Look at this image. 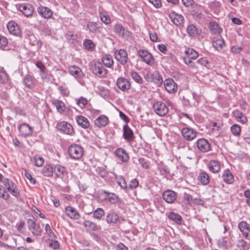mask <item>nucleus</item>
<instances>
[{"instance_id":"5fc2aeb1","label":"nucleus","mask_w":250,"mask_h":250,"mask_svg":"<svg viewBox=\"0 0 250 250\" xmlns=\"http://www.w3.org/2000/svg\"><path fill=\"white\" fill-rule=\"evenodd\" d=\"M24 83L25 85L29 88H32L34 85L33 79L29 76H26L24 78Z\"/></svg>"},{"instance_id":"c9c22d12","label":"nucleus","mask_w":250,"mask_h":250,"mask_svg":"<svg viewBox=\"0 0 250 250\" xmlns=\"http://www.w3.org/2000/svg\"><path fill=\"white\" fill-rule=\"evenodd\" d=\"M198 180L202 185H207L209 183L210 178L207 172H202L199 174Z\"/></svg>"},{"instance_id":"6e6552de","label":"nucleus","mask_w":250,"mask_h":250,"mask_svg":"<svg viewBox=\"0 0 250 250\" xmlns=\"http://www.w3.org/2000/svg\"><path fill=\"white\" fill-rule=\"evenodd\" d=\"M19 131L21 136L23 137L31 136L33 132V128L26 123L21 124L19 127Z\"/></svg>"},{"instance_id":"9b49d317","label":"nucleus","mask_w":250,"mask_h":250,"mask_svg":"<svg viewBox=\"0 0 250 250\" xmlns=\"http://www.w3.org/2000/svg\"><path fill=\"white\" fill-rule=\"evenodd\" d=\"M27 224L29 229L32 233L35 235H40L42 232V229L40 224H38L32 219H28Z\"/></svg>"},{"instance_id":"9d476101","label":"nucleus","mask_w":250,"mask_h":250,"mask_svg":"<svg viewBox=\"0 0 250 250\" xmlns=\"http://www.w3.org/2000/svg\"><path fill=\"white\" fill-rule=\"evenodd\" d=\"M116 84L118 87L123 91L128 90L131 86L129 81L123 77H121L117 79Z\"/></svg>"},{"instance_id":"f8f14e48","label":"nucleus","mask_w":250,"mask_h":250,"mask_svg":"<svg viewBox=\"0 0 250 250\" xmlns=\"http://www.w3.org/2000/svg\"><path fill=\"white\" fill-rule=\"evenodd\" d=\"M238 228L243 237L246 239L250 240V225L246 222L242 221L239 223Z\"/></svg>"},{"instance_id":"37998d69","label":"nucleus","mask_w":250,"mask_h":250,"mask_svg":"<svg viewBox=\"0 0 250 250\" xmlns=\"http://www.w3.org/2000/svg\"><path fill=\"white\" fill-rule=\"evenodd\" d=\"M83 45L87 50L89 51H93L95 47V45L93 42L89 39L85 40L83 42Z\"/></svg>"},{"instance_id":"cd10ccee","label":"nucleus","mask_w":250,"mask_h":250,"mask_svg":"<svg viewBox=\"0 0 250 250\" xmlns=\"http://www.w3.org/2000/svg\"><path fill=\"white\" fill-rule=\"evenodd\" d=\"M123 130V136L125 139L128 142L132 141L134 139V133L127 125L124 126Z\"/></svg>"},{"instance_id":"aec40b11","label":"nucleus","mask_w":250,"mask_h":250,"mask_svg":"<svg viewBox=\"0 0 250 250\" xmlns=\"http://www.w3.org/2000/svg\"><path fill=\"white\" fill-rule=\"evenodd\" d=\"M198 149L203 152H206L210 150L211 147L208 142L205 139H200L197 142Z\"/></svg>"},{"instance_id":"c756f323","label":"nucleus","mask_w":250,"mask_h":250,"mask_svg":"<svg viewBox=\"0 0 250 250\" xmlns=\"http://www.w3.org/2000/svg\"><path fill=\"white\" fill-rule=\"evenodd\" d=\"M115 154L119 159L124 162H127L129 159V156L126 151L123 148H119L115 151Z\"/></svg>"},{"instance_id":"72a5a7b5","label":"nucleus","mask_w":250,"mask_h":250,"mask_svg":"<svg viewBox=\"0 0 250 250\" xmlns=\"http://www.w3.org/2000/svg\"><path fill=\"white\" fill-rule=\"evenodd\" d=\"M52 104L56 107L57 111L60 113L64 112L66 109L65 104L61 100H55L52 102Z\"/></svg>"},{"instance_id":"4d7b16f0","label":"nucleus","mask_w":250,"mask_h":250,"mask_svg":"<svg viewBox=\"0 0 250 250\" xmlns=\"http://www.w3.org/2000/svg\"><path fill=\"white\" fill-rule=\"evenodd\" d=\"M210 126L214 131H218L222 126V124L217 122L211 121L209 123Z\"/></svg>"},{"instance_id":"f704fd0d","label":"nucleus","mask_w":250,"mask_h":250,"mask_svg":"<svg viewBox=\"0 0 250 250\" xmlns=\"http://www.w3.org/2000/svg\"><path fill=\"white\" fill-rule=\"evenodd\" d=\"M102 61L103 64L108 68L111 67L114 63L112 56L108 54L104 55L102 57Z\"/></svg>"},{"instance_id":"423d86ee","label":"nucleus","mask_w":250,"mask_h":250,"mask_svg":"<svg viewBox=\"0 0 250 250\" xmlns=\"http://www.w3.org/2000/svg\"><path fill=\"white\" fill-rule=\"evenodd\" d=\"M138 54L146 64L152 65L154 63V59L152 55L146 50H140Z\"/></svg>"},{"instance_id":"a211bd4d","label":"nucleus","mask_w":250,"mask_h":250,"mask_svg":"<svg viewBox=\"0 0 250 250\" xmlns=\"http://www.w3.org/2000/svg\"><path fill=\"white\" fill-rule=\"evenodd\" d=\"M7 28L9 32L14 36H18L21 33V29L17 23L13 21H10L7 24Z\"/></svg>"},{"instance_id":"7ed1b4c3","label":"nucleus","mask_w":250,"mask_h":250,"mask_svg":"<svg viewBox=\"0 0 250 250\" xmlns=\"http://www.w3.org/2000/svg\"><path fill=\"white\" fill-rule=\"evenodd\" d=\"M2 183L7 189L13 196L18 197L20 195V192L16 184L11 180L5 178L2 181Z\"/></svg>"},{"instance_id":"6ab92c4d","label":"nucleus","mask_w":250,"mask_h":250,"mask_svg":"<svg viewBox=\"0 0 250 250\" xmlns=\"http://www.w3.org/2000/svg\"><path fill=\"white\" fill-rule=\"evenodd\" d=\"M64 212L66 215L71 219L77 220L80 217V214L75 208L71 206L65 207Z\"/></svg>"},{"instance_id":"20e7f679","label":"nucleus","mask_w":250,"mask_h":250,"mask_svg":"<svg viewBox=\"0 0 250 250\" xmlns=\"http://www.w3.org/2000/svg\"><path fill=\"white\" fill-rule=\"evenodd\" d=\"M155 113L160 116H164L168 112V108L167 105L162 102H156L153 105Z\"/></svg>"},{"instance_id":"79ce46f5","label":"nucleus","mask_w":250,"mask_h":250,"mask_svg":"<svg viewBox=\"0 0 250 250\" xmlns=\"http://www.w3.org/2000/svg\"><path fill=\"white\" fill-rule=\"evenodd\" d=\"M210 29L212 33L217 35L220 34L222 31L219 25L214 22L210 23Z\"/></svg>"},{"instance_id":"8fccbe9b","label":"nucleus","mask_w":250,"mask_h":250,"mask_svg":"<svg viewBox=\"0 0 250 250\" xmlns=\"http://www.w3.org/2000/svg\"><path fill=\"white\" fill-rule=\"evenodd\" d=\"M104 211L102 208H97L93 212V217L96 219H100L104 215Z\"/></svg>"},{"instance_id":"e2e57ef3","label":"nucleus","mask_w":250,"mask_h":250,"mask_svg":"<svg viewBox=\"0 0 250 250\" xmlns=\"http://www.w3.org/2000/svg\"><path fill=\"white\" fill-rule=\"evenodd\" d=\"M24 175L26 178L29 180L30 183L32 185H35L36 183V180L35 178L32 177V176L26 170H25Z\"/></svg>"},{"instance_id":"a19ab883","label":"nucleus","mask_w":250,"mask_h":250,"mask_svg":"<svg viewBox=\"0 0 250 250\" xmlns=\"http://www.w3.org/2000/svg\"><path fill=\"white\" fill-rule=\"evenodd\" d=\"M54 169L50 165H46L42 169V173L44 176L51 177L53 173Z\"/></svg>"},{"instance_id":"6e6d98bb","label":"nucleus","mask_w":250,"mask_h":250,"mask_svg":"<svg viewBox=\"0 0 250 250\" xmlns=\"http://www.w3.org/2000/svg\"><path fill=\"white\" fill-rule=\"evenodd\" d=\"M67 40L70 42H73L77 39V35L71 31H69L66 35Z\"/></svg>"},{"instance_id":"09e8293b","label":"nucleus","mask_w":250,"mask_h":250,"mask_svg":"<svg viewBox=\"0 0 250 250\" xmlns=\"http://www.w3.org/2000/svg\"><path fill=\"white\" fill-rule=\"evenodd\" d=\"M33 160L34 162L35 165L38 167H40L43 166L44 162V159L39 156H34Z\"/></svg>"},{"instance_id":"69168bd1","label":"nucleus","mask_w":250,"mask_h":250,"mask_svg":"<svg viewBox=\"0 0 250 250\" xmlns=\"http://www.w3.org/2000/svg\"><path fill=\"white\" fill-rule=\"evenodd\" d=\"M155 8H159L162 6V2L161 0H148Z\"/></svg>"},{"instance_id":"c03bdc74","label":"nucleus","mask_w":250,"mask_h":250,"mask_svg":"<svg viewBox=\"0 0 250 250\" xmlns=\"http://www.w3.org/2000/svg\"><path fill=\"white\" fill-rule=\"evenodd\" d=\"M187 31L190 36H195L198 34V30L196 27L194 25H190L188 26Z\"/></svg>"},{"instance_id":"680f3d73","label":"nucleus","mask_w":250,"mask_h":250,"mask_svg":"<svg viewBox=\"0 0 250 250\" xmlns=\"http://www.w3.org/2000/svg\"><path fill=\"white\" fill-rule=\"evenodd\" d=\"M31 209L35 213H36L37 215H38L42 219H45V216L42 213L41 211L35 206H32L31 208Z\"/></svg>"},{"instance_id":"1a4fd4ad","label":"nucleus","mask_w":250,"mask_h":250,"mask_svg":"<svg viewBox=\"0 0 250 250\" xmlns=\"http://www.w3.org/2000/svg\"><path fill=\"white\" fill-rule=\"evenodd\" d=\"M19 9L26 17L32 16L34 12L33 6L27 3L20 4L19 6Z\"/></svg>"},{"instance_id":"5701e85b","label":"nucleus","mask_w":250,"mask_h":250,"mask_svg":"<svg viewBox=\"0 0 250 250\" xmlns=\"http://www.w3.org/2000/svg\"><path fill=\"white\" fill-rule=\"evenodd\" d=\"M222 178L223 181L227 184H232L234 181L233 175L228 169L223 171Z\"/></svg>"},{"instance_id":"4468645a","label":"nucleus","mask_w":250,"mask_h":250,"mask_svg":"<svg viewBox=\"0 0 250 250\" xmlns=\"http://www.w3.org/2000/svg\"><path fill=\"white\" fill-rule=\"evenodd\" d=\"M38 13L42 18L45 19H49L53 16V11L46 6H40L37 9Z\"/></svg>"},{"instance_id":"f257e3e1","label":"nucleus","mask_w":250,"mask_h":250,"mask_svg":"<svg viewBox=\"0 0 250 250\" xmlns=\"http://www.w3.org/2000/svg\"><path fill=\"white\" fill-rule=\"evenodd\" d=\"M68 153L70 157L74 160H79L83 155V148L77 144H72L68 148Z\"/></svg>"},{"instance_id":"338daca9","label":"nucleus","mask_w":250,"mask_h":250,"mask_svg":"<svg viewBox=\"0 0 250 250\" xmlns=\"http://www.w3.org/2000/svg\"><path fill=\"white\" fill-rule=\"evenodd\" d=\"M8 44V41L6 38L0 35V47H5Z\"/></svg>"},{"instance_id":"bb28decb","label":"nucleus","mask_w":250,"mask_h":250,"mask_svg":"<svg viewBox=\"0 0 250 250\" xmlns=\"http://www.w3.org/2000/svg\"><path fill=\"white\" fill-rule=\"evenodd\" d=\"M109 122L108 118L104 115L99 116L94 121L96 126L98 127H102L106 126Z\"/></svg>"},{"instance_id":"b1692460","label":"nucleus","mask_w":250,"mask_h":250,"mask_svg":"<svg viewBox=\"0 0 250 250\" xmlns=\"http://www.w3.org/2000/svg\"><path fill=\"white\" fill-rule=\"evenodd\" d=\"M121 220L124 221L123 219H121L119 215L115 212L108 213L106 215V221L108 224L121 223Z\"/></svg>"},{"instance_id":"e433bc0d","label":"nucleus","mask_w":250,"mask_h":250,"mask_svg":"<svg viewBox=\"0 0 250 250\" xmlns=\"http://www.w3.org/2000/svg\"><path fill=\"white\" fill-rule=\"evenodd\" d=\"M89 32L91 33H96L99 31L101 28L98 22L94 21H89L87 23L86 26Z\"/></svg>"},{"instance_id":"de8ad7c7","label":"nucleus","mask_w":250,"mask_h":250,"mask_svg":"<svg viewBox=\"0 0 250 250\" xmlns=\"http://www.w3.org/2000/svg\"><path fill=\"white\" fill-rule=\"evenodd\" d=\"M10 197V195L6 190V189L0 185V198L7 200L9 199Z\"/></svg>"},{"instance_id":"3c124183","label":"nucleus","mask_w":250,"mask_h":250,"mask_svg":"<svg viewBox=\"0 0 250 250\" xmlns=\"http://www.w3.org/2000/svg\"><path fill=\"white\" fill-rule=\"evenodd\" d=\"M230 130L233 135L238 136L241 133V129L239 125L234 124L231 126Z\"/></svg>"},{"instance_id":"473e14b6","label":"nucleus","mask_w":250,"mask_h":250,"mask_svg":"<svg viewBox=\"0 0 250 250\" xmlns=\"http://www.w3.org/2000/svg\"><path fill=\"white\" fill-rule=\"evenodd\" d=\"M114 30L118 35L122 37L128 36L129 34V32L126 30L122 25L118 23L114 25Z\"/></svg>"},{"instance_id":"f03ea898","label":"nucleus","mask_w":250,"mask_h":250,"mask_svg":"<svg viewBox=\"0 0 250 250\" xmlns=\"http://www.w3.org/2000/svg\"><path fill=\"white\" fill-rule=\"evenodd\" d=\"M57 129L61 133L70 136L75 134V130L69 123L66 121H61L57 123L56 125Z\"/></svg>"},{"instance_id":"0e129e2a","label":"nucleus","mask_w":250,"mask_h":250,"mask_svg":"<svg viewBox=\"0 0 250 250\" xmlns=\"http://www.w3.org/2000/svg\"><path fill=\"white\" fill-rule=\"evenodd\" d=\"M45 229L46 233L49 235L50 237H52L54 236V233L52 231L51 226L49 224H47L45 225Z\"/></svg>"},{"instance_id":"4c0bfd02","label":"nucleus","mask_w":250,"mask_h":250,"mask_svg":"<svg viewBox=\"0 0 250 250\" xmlns=\"http://www.w3.org/2000/svg\"><path fill=\"white\" fill-rule=\"evenodd\" d=\"M9 77L3 67L0 68V84H4L8 82Z\"/></svg>"},{"instance_id":"c85d7f7f","label":"nucleus","mask_w":250,"mask_h":250,"mask_svg":"<svg viewBox=\"0 0 250 250\" xmlns=\"http://www.w3.org/2000/svg\"><path fill=\"white\" fill-rule=\"evenodd\" d=\"M185 56L184 59H188L190 60H196L198 56V53L192 48H188L184 52Z\"/></svg>"},{"instance_id":"7c9ffc66","label":"nucleus","mask_w":250,"mask_h":250,"mask_svg":"<svg viewBox=\"0 0 250 250\" xmlns=\"http://www.w3.org/2000/svg\"><path fill=\"white\" fill-rule=\"evenodd\" d=\"M77 124L83 128H87L90 125L88 120L83 116L79 115L76 117Z\"/></svg>"},{"instance_id":"a878e982","label":"nucleus","mask_w":250,"mask_h":250,"mask_svg":"<svg viewBox=\"0 0 250 250\" xmlns=\"http://www.w3.org/2000/svg\"><path fill=\"white\" fill-rule=\"evenodd\" d=\"M232 114L238 122L242 124H246L247 123V117L239 110H235L232 112Z\"/></svg>"},{"instance_id":"bf43d9fd","label":"nucleus","mask_w":250,"mask_h":250,"mask_svg":"<svg viewBox=\"0 0 250 250\" xmlns=\"http://www.w3.org/2000/svg\"><path fill=\"white\" fill-rule=\"evenodd\" d=\"M139 186V181L137 179L131 180L129 183V186H127L128 188L135 189Z\"/></svg>"},{"instance_id":"dca6fc26","label":"nucleus","mask_w":250,"mask_h":250,"mask_svg":"<svg viewBox=\"0 0 250 250\" xmlns=\"http://www.w3.org/2000/svg\"><path fill=\"white\" fill-rule=\"evenodd\" d=\"M222 165L217 160H211L208 164V168L213 173H218L221 169Z\"/></svg>"},{"instance_id":"a18cd8bd","label":"nucleus","mask_w":250,"mask_h":250,"mask_svg":"<svg viewBox=\"0 0 250 250\" xmlns=\"http://www.w3.org/2000/svg\"><path fill=\"white\" fill-rule=\"evenodd\" d=\"M184 63L188 65V66L191 69H194L197 70L198 69V66L197 65V62H194V60H188V59H183Z\"/></svg>"},{"instance_id":"2eb2a0df","label":"nucleus","mask_w":250,"mask_h":250,"mask_svg":"<svg viewBox=\"0 0 250 250\" xmlns=\"http://www.w3.org/2000/svg\"><path fill=\"white\" fill-rule=\"evenodd\" d=\"M181 133L184 138L187 141L192 140L196 136V131L188 127H185L183 128Z\"/></svg>"},{"instance_id":"39448f33","label":"nucleus","mask_w":250,"mask_h":250,"mask_svg":"<svg viewBox=\"0 0 250 250\" xmlns=\"http://www.w3.org/2000/svg\"><path fill=\"white\" fill-rule=\"evenodd\" d=\"M93 73L100 78H105L108 71L100 62H95L92 68Z\"/></svg>"},{"instance_id":"0eeeda50","label":"nucleus","mask_w":250,"mask_h":250,"mask_svg":"<svg viewBox=\"0 0 250 250\" xmlns=\"http://www.w3.org/2000/svg\"><path fill=\"white\" fill-rule=\"evenodd\" d=\"M115 58L121 64H125L128 61V55L124 49H119L117 50L114 54Z\"/></svg>"},{"instance_id":"58836bf2","label":"nucleus","mask_w":250,"mask_h":250,"mask_svg":"<svg viewBox=\"0 0 250 250\" xmlns=\"http://www.w3.org/2000/svg\"><path fill=\"white\" fill-rule=\"evenodd\" d=\"M104 193L105 194V199L111 203L115 204L119 201V198L116 194L106 191H104Z\"/></svg>"},{"instance_id":"393cba45","label":"nucleus","mask_w":250,"mask_h":250,"mask_svg":"<svg viewBox=\"0 0 250 250\" xmlns=\"http://www.w3.org/2000/svg\"><path fill=\"white\" fill-rule=\"evenodd\" d=\"M212 44L214 47L218 51H221L225 45L224 40L220 36H218L213 38Z\"/></svg>"},{"instance_id":"13d9d810","label":"nucleus","mask_w":250,"mask_h":250,"mask_svg":"<svg viewBox=\"0 0 250 250\" xmlns=\"http://www.w3.org/2000/svg\"><path fill=\"white\" fill-rule=\"evenodd\" d=\"M87 100L82 97L77 100V104L81 108L84 107L87 104Z\"/></svg>"},{"instance_id":"603ef678","label":"nucleus","mask_w":250,"mask_h":250,"mask_svg":"<svg viewBox=\"0 0 250 250\" xmlns=\"http://www.w3.org/2000/svg\"><path fill=\"white\" fill-rule=\"evenodd\" d=\"M84 227L89 230H94L97 229V225L89 221L86 220L83 222Z\"/></svg>"},{"instance_id":"864d4df0","label":"nucleus","mask_w":250,"mask_h":250,"mask_svg":"<svg viewBox=\"0 0 250 250\" xmlns=\"http://www.w3.org/2000/svg\"><path fill=\"white\" fill-rule=\"evenodd\" d=\"M130 75L132 78L134 80V81H135L138 83L141 84L143 83V81L142 78L137 72H131Z\"/></svg>"},{"instance_id":"052dcab7","label":"nucleus","mask_w":250,"mask_h":250,"mask_svg":"<svg viewBox=\"0 0 250 250\" xmlns=\"http://www.w3.org/2000/svg\"><path fill=\"white\" fill-rule=\"evenodd\" d=\"M118 184L120 187L123 188L127 190L128 189V187L127 186V184L125 180V179L123 177H120L118 179Z\"/></svg>"},{"instance_id":"2f4dec72","label":"nucleus","mask_w":250,"mask_h":250,"mask_svg":"<svg viewBox=\"0 0 250 250\" xmlns=\"http://www.w3.org/2000/svg\"><path fill=\"white\" fill-rule=\"evenodd\" d=\"M69 72L70 74L75 78L81 77L83 75V72L81 69L75 65H71L69 67Z\"/></svg>"},{"instance_id":"f3484780","label":"nucleus","mask_w":250,"mask_h":250,"mask_svg":"<svg viewBox=\"0 0 250 250\" xmlns=\"http://www.w3.org/2000/svg\"><path fill=\"white\" fill-rule=\"evenodd\" d=\"M163 199L167 203L171 204L177 198L176 193L171 190L165 191L162 194Z\"/></svg>"},{"instance_id":"ea45409f","label":"nucleus","mask_w":250,"mask_h":250,"mask_svg":"<svg viewBox=\"0 0 250 250\" xmlns=\"http://www.w3.org/2000/svg\"><path fill=\"white\" fill-rule=\"evenodd\" d=\"M168 218L178 224H180L182 221V217L179 214L174 212H170Z\"/></svg>"},{"instance_id":"49530a36","label":"nucleus","mask_w":250,"mask_h":250,"mask_svg":"<svg viewBox=\"0 0 250 250\" xmlns=\"http://www.w3.org/2000/svg\"><path fill=\"white\" fill-rule=\"evenodd\" d=\"M99 17L101 20L105 24H108L111 22V19L105 12H100Z\"/></svg>"},{"instance_id":"774afa93","label":"nucleus","mask_w":250,"mask_h":250,"mask_svg":"<svg viewBox=\"0 0 250 250\" xmlns=\"http://www.w3.org/2000/svg\"><path fill=\"white\" fill-rule=\"evenodd\" d=\"M196 62L201 66L205 67H206L208 64V61L205 58H201L196 61Z\"/></svg>"},{"instance_id":"4be33fe9","label":"nucleus","mask_w":250,"mask_h":250,"mask_svg":"<svg viewBox=\"0 0 250 250\" xmlns=\"http://www.w3.org/2000/svg\"><path fill=\"white\" fill-rule=\"evenodd\" d=\"M169 17L171 21L177 26L181 25L183 23V17L181 15L176 13L175 12H170L169 14Z\"/></svg>"},{"instance_id":"ddd939ff","label":"nucleus","mask_w":250,"mask_h":250,"mask_svg":"<svg viewBox=\"0 0 250 250\" xmlns=\"http://www.w3.org/2000/svg\"><path fill=\"white\" fill-rule=\"evenodd\" d=\"M164 85L166 90L169 93H175L177 91V84L172 79H166L164 81Z\"/></svg>"},{"instance_id":"412c9836","label":"nucleus","mask_w":250,"mask_h":250,"mask_svg":"<svg viewBox=\"0 0 250 250\" xmlns=\"http://www.w3.org/2000/svg\"><path fill=\"white\" fill-rule=\"evenodd\" d=\"M54 171L55 175L60 178L63 179L67 175V171L64 167L60 165H57L55 166Z\"/></svg>"}]
</instances>
